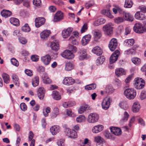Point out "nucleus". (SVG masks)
Here are the masks:
<instances>
[{
  "mask_svg": "<svg viewBox=\"0 0 146 146\" xmlns=\"http://www.w3.org/2000/svg\"><path fill=\"white\" fill-rule=\"evenodd\" d=\"M125 96L128 99L132 100L134 99L136 95V91L133 88H128L126 89L124 92Z\"/></svg>",
  "mask_w": 146,
  "mask_h": 146,
  "instance_id": "f257e3e1",
  "label": "nucleus"
},
{
  "mask_svg": "<svg viewBox=\"0 0 146 146\" xmlns=\"http://www.w3.org/2000/svg\"><path fill=\"white\" fill-rule=\"evenodd\" d=\"M113 24L111 23L104 25L102 28L105 34L108 36H110L113 33Z\"/></svg>",
  "mask_w": 146,
  "mask_h": 146,
  "instance_id": "f03ea898",
  "label": "nucleus"
},
{
  "mask_svg": "<svg viewBox=\"0 0 146 146\" xmlns=\"http://www.w3.org/2000/svg\"><path fill=\"white\" fill-rule=\"evenodd\" d=\"M145 81L141 78H136L134 81V86L137 89H141L144 87Z\"/></svg>",
  "mask_w": 146,
  "mask_h": 146,
  "instance_id": "7ed1b4c3",
  "label": "nucleus"
},
{
  "mask_svg": "<svg viewBox=\"0 0 146 146\" xmlns=\"http://www.w3.org/2000/svg\"><path fill=\"white\" fill-rule=\"evenodd\" d=\"M99 118V115L97 113H91L88 116L87 121L90 123H94L98 122Z\"/></svg>",
  "mask_w": 146,
  "mask_h": 146,
  "instance_id": "20e7f679",
  "label": "nucleus"
},
{
  "mask_svg": "<svg viewBox=\"0 0 146 146\" xmlns=\"http://www.w3.org/2000/svg\"><path fill=\"white\" fill-rule=\"evenodd\" d=\"M111 101V98L109 97H106L104 99L102 104V109L105 110H108L110 106Z\"/></svg>",
  "mask_w": 146,
  "mask_h": 146,
  "instance_id": "39448f33",
  "label": "nucleus"
},
{
  "mask_svg": "<svg viewBox=\"0 0 146 146\" xmlns=\"http://www.w3.org/2000/svg\"><path fill=\"white\" fill-rule=\"evenodd\" d=\"M65 132L67 136L72 138H76L77 137V133L74 130H71L69 128H66L65 129Z\"/></svg>",
  "mask_w": 146,
  "mask_h": 146,
  "instance_id": "423d86ee",
  "label": "nucleus"
},
{
  "mask_svg": "<svg viewBox=\"0 0 146 146\" xmlns=\"http://www.w3.org/2000/svg\"><path fill=\"white\" fill-rule=\"evenodd\" d=\"M134 31L138 33H142L144 31V28L142 24L141 23H136L133 27Z\"/></svg>",
  "mask_w": 146,
  "mask_h": 146,
  "instance_id": "0eeeda50",
  "label": "nucleus"
},
{
  "mask_svg": "<svg viewBox=\"0 0 146 146\" xmlns=\"http://www.w3.org/2000/svg\"><path fill=\"white\" fill-rule=\"evenodd\" d=\"M121 14H123V18L124 19V21L126 20L127 21L132 22L133 21L134 19L133 16L129 13L123 11Z\"/></svg>",
  "mask_w": 146,
  "mask_h": 146,
  "instance_id": "6e6552de",
  "label": "nucleus"
},
{
  "mask_svg": "<svg viewBox=\"0 0 146 146\" xmlns=\"http://www.w3.org/2000/svg\"><path fill=\"white\" fill-rule=\"evenodd\" d=\"M119 54V52L117 50L112 54L110 59V63L111 64L114 63L117 60Z\"/></svg>",
  "mask_w": 146,
  "mask_h": 146,
  "instance_id": "1a4fd4ad",
  "label": "nucleus"
},
{
  "mask_svg": "<svg viewBox=\"0 0 146 146\" xmlns=\"http://www.w3.org/2000/svg\"><path fill=\"white\" fill-rule=\"evenodd\" d=\"M117 45V40L115 38L112 39L109 44V47L110 50L113 51L116 48Z\"/></svg>",
  "mask_w": 146,
  "mask_h": 146,
  "instance_id": "9d476101",
  "label": "nucleus"
},
{
  "mask_svg": "<svg viewBox=\"0 0 146 146\" xmlns=\"http://www.w3.org/2000/svg\"><path fill=\"white\" fill-rule=\"evenodd\" d=\"M63 13L60 11H58L54 15L53 21L55 22L60 21L63 19Z\"/></svg>",
  "mask_w": 146,
  "mask_h": 146,
  "instance_id": "9b49d317",
  "label": "nucleus"
},
{
  "mask_svg": "<svg viewBox=\"0 0 146 146\" xmlns=\"http://www.w3.org/2000/svg\"><path fill=\"white\" fill-rule=\"evenodd\" d=\"M61 54L62 57L68 59H71L74 57L73 54L68 50H65Z\"/></svg>",
  "mask_w": 146,
  "mask_h": 146,
  "instance_id": "f8f14e48",
  "label": "nucleus"
},
{
  "mask_svg": "<svg viewBox=\"0 0 146 146\" xmlns=\"http://www.w3.org/2000/svg\"><path fill=\"white\" fill-rule=\"evenodd\" d=\"M42 62L45 65L49 64L51 60V57L48 54H46L41 58Z\"/></svg>",
  "mask_w": 146,
  "mask_h": 146,
  "instance_id": "ddd939ff",
  "label": "nucleus"
},
{
  "mask_svg": "<svg viewBox=\"0 0 146 146\" xmlns=\"http://www.w3.org/2000/svg\"><path fill=\"white\" fill-rule=\"evenodd\" d=\"M75 80L72 79L71 77H65L64 78L62 83L66 85H70L73 84L74 83Z\"/></svg>",
  "mask_w": 146,
  "mask_h": 146,
  "instance_id": "4468645a",
  "label": "nucleus"
},
{
  "mask_svg": "<svg viewBox=\"0 0 146 146\" xmlns=\"http://www.w3.org/2000/svg\"><path fill=\"white\" fill-rule=\"evenodd\" d=\"M35 26L38 28L43 25L45 22V19L43 17H38L35 20Z\"/></svg>",
  "mask_w": 146,
  "mask_h": 146,
  "instance_id": "2eb2a0df",
  "label": "nucleus"
},
{
  "mask_svg": "<svg viewBox=\"0 0 146 146\" xmlns=\"http://www.w3.org/2000/svg\"><path fill=\"white\" fill-rule=\"evenodd\" d=\"M73 29L72 28L69 27L67 29H65L63 31L62 33V36L64 38H68L71 33Z\"/></svg>",
  "mask_w": 146,
  "mask_h": 146,
  "instance_id": "dca6fc26",
  "label": "nucleus"
},
{
  "mask_svg": "<svg viewBox=\"0 0 146 146\" xmlns=\"http://www.w3.org/2000/svg\"><path fill=\"white\" fill-rule=\"evenodd\" d=\"M91 36L90 35H85L83 37L81 40V44L82 45L85 46L88 44L90 41Z\"/></svg>",
  "mask_w": 146,
  "mask_h": 146,
  "instance_id": "f3484780",
  "label": "nucleus"
},
{
  "mask_svg": "<svg viewBox=\"0 0 146 146\" xmlns=\"http://www.w3.org/2000/svg\"><path fill=\"white\" fill-rule=\"evenodd\" d=\"M60 130V128L58 125L52 126L50 129V131L52 135H54L58 133Z\"/></svg>",
  "mask_w": 146,
  "mask_h": 146,
  "instance_id": "a211bd4d",
  "label": "nucleus"
},
{
  "mask_svg": "<svg viewBox=\"0 0 146 146\" xmlns=\"http://www.w3.org/2000/svg\"><path fill=\"white\" fill-rule=\"evenodd\" d=\"M104 129V126L101 125H98L94 126L92 131L93 133H97L102 131Z\"/></svg>",
  "mask_w": 146,
  "mask_h": 146,
  "instance_id": "6ab92c4d",
  "label": "nucleus"
},
{
  "mask_svg": "<svg viewBox=\"0 0 146 146\" xmlns=\"http://www.w3.org/2000/svg\"><path fill=\"white\" fill-rule=\"evenodd\" d=\"M50 47L52 50L56 51L59 49L58 41L57 40H54L51 43Z\"/></svg>",
  "mask_w": 146,
  "mask_h": 146,
  "instance_id": "aec40b11",
  "label": "nucleus"
},
{
  "mask_svg": "<svg viewBox=\"0 0 146 146\" xmlns=\"http://www.w3.org/2000/svg\"><path fill=\"white\" fill-rule=\"evenodd\" d=\"M110 129L111 132L113 133V135H120L121 133V130L119 128L112 127L110 128Z\"/></svg>",
  "mask_w": 146,
  "mask_h": 146,
  "instance_id": "412c9836",
  "label": "nucleus"
},
{
  "mask_svg": "<svg viewBox=\"0 0 146 146\" xmlns=\"http://www.w3.org/2000/svg\"><path fill=\"white\" fill-rule=\"evenodd\" d=\"M37 95L38 97L40 100L42 99L45 94V91L43 87L39 88L37 91Z\"/></svg>",
  "mask_w": 146,
  "mask_h": 146,
  "instance_id": "4be33fe9",
  "label": "nucleus"
},
{
  "mask_svg": "<svg viewBox=\"0 0 146 146\" xmlns=\"http://www.w3.org/2000/svg\"><path fill=\"white\" fill-rule=\"evenodd\" d=\"M89 57V56L87 54L85 50H80L79 57L80 60H82L87 59Z\"/></svg>",
  "mask_w": 146,
  "mask_h": 146,
  "instance_id": "5701e85b",
  "label": "nucleus"
},
{
  "mask_svg": "<svg viewBox=\"0 0 146 146\" xmlns=\"http://www.w3.org/2000/svg\"><path fill=\"white\" fill-rule=\"evenodd\" d=\"M42 78L43 82L45 84H49L52 83V81L48 76L46 73H44L42 76Z\"/></svg>",
  "mask_w": 146,
  "mask_h": 146,
  "instance_id": "b1692460",
  "label": "nucleus"
},
{
  "mask_svg": "<svg viewBox=\"0 0 146 146\" xmlns=\"http://www.w3.org/2000/svg\"><path fill=\"white\" fill-rule=\"evenodd\" d=\"M92 52L98 56L101 55L102 53V49L99 46H96L92 49Z\"/></svg>",
  "mask_w": 146,
  "mask_h": 146,
  "instance_id": "393cba45",
  "label": "nucleus"
},
{
  "mask_svg": "<svg viewBox=\"0 0 146 146\" xmlns=\"http://www.w3.org/2000/svg\"><path fill=\"white\" fill-rule=\"evenodd\" d=\"M141 106L139 103L137 102H134L132 106V111L134 113L138 112L140 110Z\"/></svg>",
  "mask_w": 146,
  "mask_h": 146,
  "instance_id": "a878e982",
  "label": "nucleus"
},
{
  "mask_svg": "<svg viewBox=\"0 0 146 146\" xmlns=\"http://www.w3.org/2000/svg\"><path fill=\"white\" fill-rule=\"evenodd\" d=\"M50 34V31L48 30H44L40 33V36L41 38L45 39L48 38Z\"/></svg>",
  "mask_w": 146,
  "mask_h": 146,
  "instance_id": "bb28decb",
  "label": "nucleus"
},
{
  "mask_svg": "<svg viewBox=\"0 0 146 146\" xmlns=\"http://www.w3.org/2000/svg\"><path fill=\"white\" fill-rule=\"evenodd\" d=\"M94 36V40L97 41L102 36V34L101 31L99 30H95L93 31Z\"/></svg>",
  "mask_w": 146,
  "mask_h": 146,
  "instance_id": "cd10ccee",
  "label": "nucleus"
},
{
  "mask_svg": "<svg viewBox=\"0 0 146 146\" xmlns=\"http://www.w3.org/2000/svg\"><path fill=\"white\" fill-rule=\"evenodd\" d=\"M135 17L136 19L141 20H144L145 18V15L140 11L137 12L135 14Z\"/></svg>",
  "mask_w": 146,
  "mask_h": 146,
  "instance_id": "c85d7f7f",
  "label": "nucleus"
},
{
  "mask_svg": "<svg viewBox=\"0 0 146 146\" xmlns=\"http://www.w3.org/2000/svg\"><path fill=\"white\" fill-rule=\"evenodd\" d=\"M1 14L2 17L6 18L10 17L12 15V13L9 10H3L1 12Z\"/></svg>",
  "mask_w": 146,
  "mask_h": 146,
  "instance_id": "c756f323",
  "label": "nucleus"
},
{
  "mask_svg": "<svg viewBox=\"0 0 146 146\" xmlns=\"http://www.w3.org/2000/svg\"><path fill=\"white\" fill-rule=\"evenodd\" d=\"M116 75L118 76L125 75V72L124 69L122 68H118L116 69L115 71Z\"/></svg>",
  "mask_w": 146,
  "mask_h": 146,
  "instance_id": "7c9ffc66",
  "label": "nucleus"
},
{
  "mask_svg": "<svg viewBox=\"0 0 146 146\" xmlns=\"http://www.w3.org/2000/svg\"><path fill=\"white\" fill-rule=\"evenodd\" d=\"M74 67V65L71 62H68L66 63L65 69L66 71H71Z\"/></svg>",
  "mask_w": 146,
  "mask_h": 146,
  "instance_id": "2f4dec72",
  "label": "nucleus"
},
{
  "mask_svg": "<svg viewBox=\"0 0 146 146\" xmlns=\"http://www.w3.org/2000/svg\"><path fill=\"white\" fill-rule=\"evenodd\" d=\"M101 13L102 14L112 19L113 17V16L110 13L109 10H103L101 11Z\"/></svg>",
  "mask_w": 146,
  "mask_h": 146,
  "instance_id": "473e14b6",
  "label": "nucleus"
},
{
  "mask_svg": "<svg viewBox=\"0 0 146 146\" xmlns=\"http://www.w3.org/2000/svg\"><path fill=\"white\" fill-rule=\"evenodd\" d=\"M123 117L120 121V123L121 124H123L128 119L129 117V115L128 113L126 111L124 112V113Z\"/></svg>",
  "mask_w": 146,
  "mask_h": 146,
  "instance_id": "72a5a7b5",
  "label": "nucleus"
},
{
  "mask_svg": "<svg viewBox=\"0 0 146 146\" xmlns=\"http://www.w3.org/2000/svg\"><path fill=\"white\" fill-rule=\"evenodd\" d=\"M52 96L53 98L56 100H59L61 98L60 95L59 94L58 92L56 90L52 92Z\"/></svg>",
  "mask_w": 146,
  "mask_h": 146,
  "instance_id": "f704fd0d",
  "label": "nucleus"
},
{
  "mask_svg": "<svg viewBox=\"0 0 146 146\" xmlns=\"http://www.w3.org/2000/svg\"><path fill=\"white\" fill-rule=\"evenodd\" d=\"M39 78L38 76H36L32 79V84L34 87L38 86L39 84Z\"/></svg>",
  "mask_w": 146,
  "mask_h": 146,
  "instance_id": "c9c22d12",
  "label": "nucleus"
},
{
  "mask_svg": "<svg viewBox=\"0 0 146 146\" xmlns=\"http://www.w3.org/2000/svg\"><path fill=\"white\" fill-rule=\"evenodd\" d=\"M10 23L15 26H18L19 25V20L15 18H11L10 19Z\"/></svg>",
  "mask_w": 146,
  "mask_h": 146,
  "instance_id": "e433bc0d",
  "label": "nucleus"
},
{
  "mask_svg": "<svg viewBox=\"0 0 146 146\" xmlns=\"http://www.w3.org/2000/svg\"><path fill=\"white\" fill-rule=\"evenodd\" d=\"M2 77L3 79L4 82L6 84L9 83V76L6 73H3L2 75Z\"/></svg>",
  "mask_w": 146,
  "mask_h": 146,
  "instance_id": "4c0bfd02",
  "label": "nucleus"
},
{
  "mask_svg": "<svg viewBox=\"0 0 146 146\" xmlns=\"http://www.w3.org/2000/svg\"><path fill=\"white\" fill-rule=\"evenodd\" d=\"M59 113L58 109L56 108H54L53 110V112L51 113V117L52 118H54L56 117Z\"/></svg>",
  "mask_w": 146,
  "mask_h": 146,
  "instance_id": "58836bf2",
  "label": "nucleus"
},
{
  "mask_svg": "<svg viewBox=\"0 0 146 146\" xmlns=\"http://www.w3.org/2000/svg\"><path fill=\"white\" fill-rule=\"evenodd\" d=\"M96 84L94 83L85 86V88L86 90H90L95 89L96 88Z\"/></svg>",
  "mask_w": 146,
  "mask_h": 146,
  "instance_id": "ea45409f",
  "label": "nucleus"
},
{
  "mask_svg": "<svg viewBox=\"0 0 146 146\" xmlns=\"http://www.w3.org/2000/svg\"><path fill=\"white\" fill-rule=\"evenodd\" d=\"M88 106L87 105H83L80 107L78 110V112L80 114L84 112L88 109Z\"/></svg>",
  "mask_w": 146,
  "mask_h": 146,
  "instance_id": "a19ab883",
  "label": "nucleus"
},
{
  "mask_svg": "<svg viewBox=\"0 0 146 146\" xmlns=\"http://www.w3.org/2000/svg\"><path fill=\"white\" fill-rule=\"evenodd\" d=\"M133 5V3L131 0H125L124 7L125 8H130Z\"/></svg>",
  "mask_w": 146,
  "mask_h": 146,
  "instance_id": "79ce46f5",
  "label": "nucleus"
},
{
  "mask_svg": "<svg viewBox=\"0 0 146 146\" xmlns=\"http://www.w3.org/2000/svg\"><path fill=\"white\" fill-rule=\"evenodd\" d=\"M119 106L122 109H123L125 110H126L128 108L127 103L125 101H122L119 104Z\"/></svg>",
  "mask_w": 146,
  "mask_h": 146,
  "instance_id": "37998d69",
  "label": "nucleus"
},
{
  "mask_svg": "<svg viewBox=\"0 0 146 146\" xmlns=\"http://www.w3.org/2000/svg\"><path fill=\"white\" fill-rule=\"evenodd\" d=\"M105 60L104 56H102L99 57L96 61V64L97 65H99L102 64Z\"/></svg>",
  "mask_w": 146,
  "mask_h": 146,
  "instance_id": "c03bdc74",
  "label": "nucleus"
},
{
  "mask_svg": "<svg viewBox=\"0 0 146 146\" xmlns=\"http://www.w3.org/2000/svg\"><path fill=\"white\" fill-rule=\"evenodd\" d=\"M124 42L126 43V46L128 47L132 46L134 43V40L133 39L126 40Z\"/></svg>",
  "mask_w": 146,
  "mask_h": 146,
  "instance_id": "a18cd8bd",
  "label": "nucleus"
},
{
  "mask_svg": "<svg viewBox=\"0 0 146 146\" xmlns=\"http://www.w3.org/2000/svg\"><path fill=\"white\" fill-rule=\"evenodd\" d=\"M94 141L98 143H102L105 142L103 139L100 136L95 137Z\"/></svg>",
  "mask_w": 146,
  "mask_h": 146,
  "instance_id": "49530a36",
  "label": "nucleus"
},
{
  "mask_svg": "<svg viewBox=\"0 0 146 146\" xmlns=\"http://www.w3.org/2000/svg\"><path fill=\"white\" fill-rule=\"evenodd\" d=\"M22 31L24 32H28L30 31V29L28 24L26 23L21 27Z\"/></svg>",
  "mask_w": 146,
  "mask_h": 146,
  "instance_id": "de8ad7c7",
  "label": "nucleus"
},
{
  "mask_svg": "<svg viewBox=\"0 0 146 146\" xmlns=\"http://www.w3.org/2000/svg\"><path fill=\"white\" fill-rule=\"evenodd\" d=\"M124 53L126 55L134 54L135 53V50L133 48L130 49L125 51Z\"/></svg>",
  "mask_w": 146,
  "mask_h": 146,
  "instance_id": "09e8293b",
  "label": "nucleus"
},
{
  "mask_svg": "<svg viewBox=\"0 0 146 146\" xmlns=\"http://www.w3.org/2000/svg\"><path fill=\"white\" fill-rule=\"evenodd\" d=\"M86 118L83 115H80L76 118V121L77 122L81 123L85 121Z\"/></svg>",
  "mask_w": 146,
  "mask_h": 146,
  "instance_id": "8fccbe9b",
  "label": "nucleus"
},
{
  "mask_svg": "<svg viewBox=\"0 0 146 146\" xmlns=\"http://www.w3.org/2000/svg\"><path fill=\"white\" fill-rule=\"evenodd\" d=\"M114 89L113 87L110 86H107L105 89V92L107 93H111L113 92Z\"/></svg>",
  "mask_w": 146,
  "mask_h": 146,
  "instance_id": "3c124183",
  "label": "nucleus"
},
{
  "mask_svg": "<svg viewBox=\"0 0 146 146\" xmlns=\"http://www.w3.org/2000/svg\"><path fill=\"white\" fill-rule=\"evenodd\" d=\"M114 21L116 23L119 24L123 22L124 21V19L122 17H118L115 18Z\"/></svg>",
  "mask_w": 146,
  "mask_h": 146,
  "instance_id": "603ef678",
  "label": "nucleus"
},
{
  "mask_svg": "<svg viewBox=\"0 0 146 146\" xmlns=\"http://www.w3.org/2000/svg\"><path fill=\"white\" fill-rule=\"evenodd\" d=\"M104 135L108 139H113L115 138L113 135L111 134L108 131L105 132L104 133Z\"/></svg>",
  "mask_w": 146,
  "mask_h": 146,
  "instance_id": "864d4df0",
  "label": "nucleus"
},
{
  "mask_svg": "<svg viewBox=\"0 0 146 146\" xmlns=\"http://www.w3.org/2000/svg\"><path fill=\"white\" fill-rule=\"evenodd\" d=\"M12 79L15 81L14 83L17 86H19V79L18 76L15 74H13L12 76Z\"/></svg>",
  "mask_w": 146,
  "mask_h": 146,
  "instance_id": "5fc2aeb1",
  "label": "nucleus"
},
{
  "mask_svg": "<svg viewBox=\"0 0 146 146\" xmlns=\"http://www.w3.org/2000/svg\"><path fill=\"white\" fill-rule=\"evenodd\" d=\"M132 62L136 65H138L140 64L141 62V60L135 57L132 59Z\"/></svg>",
  "mask_w": 146,
  "mask_h": 146,
  "instance_id": "6e6d98bb",
  "label": "nucleus"
},
{
  "mask_svg": "<svg viewBox=\"0 0 146 146\" xmlns=\"http://www.w3.org/2000/svg\"><path fill=\"white\" fill-rule=\"evenodd\" d=\"M11 64L13 65L16 67H17L19 65V62L15 58H12L11 60Z\"/></svg>",
  "mask_w": 146,
  "mask_h": 146,
  "instance_id": "4d7b16f0",
  "label": "nucleus"
},
{
  "mask_svg": "<svg viewBox=\"0 0 146 146\" xmlns=\"http://www.w3.org/2000/svg\"><path fill=\"white\" fill-rule=\"evenodd\" d=\"M113 11L114 13L115 14L117 13V12H119V13L121 14L123 11V10L119 8V7H117L115 8H114L113 9Z\"/></svg>",
  "mask_w": 146,
  "mask_h": 146,
  "instance_id": "13d9d810",
  "label": "nucleus"
},
{
  "mask_svg": "<svg viewBox=\"0 0 146 146\" xmlns=\"http://www.w3.org/2000/svg\"><path fill=\"white\" fill-rule=\"evenodd\" d=\"M89 140L87 139H85L84 141L82 143V144L80 146H90V144L88 143Z\"/></svg>",
  "mask_w": 146,
  "mask_h": 146,
  "instance_id": "bf43d9fd",
  "label": "nucleus"
},
{
  "mask_svg": "<svg viewBox=\"0 0 146 146\" xmlns=\"http://www.w3.org/2000/svg\"><path fill=\"white\" fill-rule=\"evenodd\" d=\"M19 42L23 44H26L27 42V39L23 37H20L19 38Z\"/></svg>",
  "mask_w": 146,
  "mask_h": 146,
  "instance_id": "052dcab7",
  "label": "nucleus"
},
{
  "mask_svg": "<svg viewBox=\"0 0 146 146\" xmlns=\"http://www.w3.org/2000/svg\"><path fill=\"white\" fill-rule=\"evenodd\" d=\"M140 98L142 100L146 98V91L143 90L141 92Z\"/></svg>",
  "mask_w": 146,
  "mask_h": 146,
  "instance_id": "680f3d73",
  "label": "nucleus"
},
{
  "mask_svg": "<svg viewBox=\"0 0 146 146\" xmlns=\"http://www.w3.org/2000/svg\"><path fill=\"white\" fill-rule=\"evenodd\" d=\"M88 25L86 23H85L82 26L81 29V33H83L85 32L88 29Z\"/></svg>",
  "mask_w": 146,
  "mask_h": 146,
  "instance_id": "e2e57ef3",
  "label": "nucleus"
},
{
  "mask_svg": "<svg viewBox=\"0 0 146 146\" xmlns=\"http://www.w3.org/2000/svg\"><path fill=\"white\" fill-rule=\"evenodd\" d=\"M33 3L36 6H38L41 4V0H33Z\"/></svg>",
  "mask_w": 146,
  "mask_h": 146,
  "instance_id": "0e129e2a",
  "label": "nucleus"
},
{
  "mask_svg": "<svg viewBox=\"0 0 146 146\" xmlns=\"http://www.w3.org/2000/svg\"><path fill=\"white\" fill-rule=\"evenodd\" d=\"M66 113L70 117H74L76 116L75 114L72 113L71 110H67Z\"/></svg>",
  "mask_w": 146,
  "mask_h": 146,
  "instance_id": "69168bd1",
  "label": "nucleus"
},
{
  "mask_svg": "<svg viewBox=\"0 0 146 146\" xmlns=\"http://www.w3.org/2000/svg\"><path fill=\"white\" fill-rule=\"evenodd\" d=\"M31 58L32 61L34 62H37L38 61L39 59L38 56L36 55H32Z\"/></svg>",
  "mask_w": 146,
  "mask_h": 146,
  "instance_id": "338daca9",
  "label": "nucleus"
},
{
  "mask_svg": "<svg viewBox=\"0 0 146 146\" xmlns=\"http://www.w3.org/2000/svg\"><path fill=\"white\" fill-rule=\"evenodd\" d=\"M21 109L23 111H24L26 110L27 106L25 103H21L20 105Z\"/></svg>",
  "mask_w": 146,
  "mask_h": 146,
  "instance_id": "774afa93",
  "label": "nucleus"
}]
</instances>
